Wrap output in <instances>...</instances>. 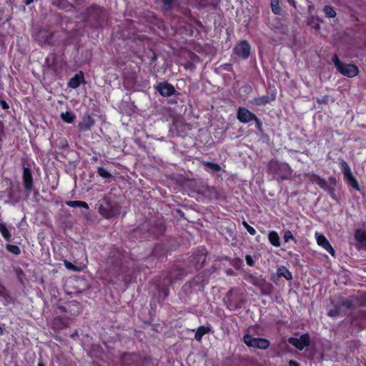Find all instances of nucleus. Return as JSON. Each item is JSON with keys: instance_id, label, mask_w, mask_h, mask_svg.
<instances>
[{"instance_id": "1", "label": "nucleus", "mask_w": 366, "mask_h": 366, "mask_svg": "<svg viewBox=\"0 0 366 366\" xmlns=\"http://www.w3.org/2000/svg\"><path fill=\"white\" fill-rule=\"evenodd\" d=\"M267 170L278 182L290 179L293 172L291 167L287 163L277 159H271L268 162Z\"/></svg>"}, {"instance_id": "2", "label": "nucleus", "mask_w": 366, "mask_h": 366, "mask_svg": "<svg viewBox=\"0 0 366 366\" xmlns=\"http://www.w3.org/2000/svg\"><path fill=\"white\" fill-rule=\"evenodd\" d=\"M337 70L342 75L352 78L358 74L359 70L357 66L352 64H345L342 62L337 54H335L332 59Z\"/></svg>"}, {"instance_id": "3", "label": "nucleus", "mask_w": 366, "mask_h": 366, "mask_svg": "<svg viewBox=\"0 0 366 366\" xmlns=\"http://www.w3.org/2000/svg\"><path fill=\"white\" fill-rule=\"evenodd\" d=\"M243 341L248 347L266 350L269 346V342L264 338L254 337L251 335L247 334L243 337Z\"/></svg>"}, {"instance_id": "4", "label": "nucleus", "mask_w": 366, "mask_h": 366, "mask_svg": "<svg viewBox=\"0 0 366 366\" xmlns=\"http://www.w3.org/2000/svg\"><path fill=\"white\" fill-rule=\"evenodd\" d=\"M340 166L345 180L354 189L359 191L360 187L355 177L353 176L348 164L343 159L340 160Z\"/></svg>"}, {"instance_id": "5", "label": "nucleus", "mask_w": 366, "mask_h": 366, "mask_svg": "<svg viewBox=\"0 0 366 366\" xmlns=\"http://www.w3.org/2000/svg\"><path fill=\"white\" fill-rule=\"evenodd\" d=\"M233 53L242 59H247L251 54V46L246 40L240 41L233 49Z\"/></svg>"}, {"instance_id": "6", "label": "nucleus", "mask_w": 366, "mask_h": 366, "mask_svg": "<svg viewBox=\"0 0 366 366\" xmlns=\"http://www.w3.org/2000/svg\"><path fill=\"white\" fill-rule=\"evenodd\" d=\"M207 251L204 247L199 248L190 257V262L195 269H201L206 261Z\"/></svg>"}, {"instance_id": "7", "label": "nucleus", "mask_w": 366, "mask_h": 366, "mask_svg": "<svg viewBox=\"0 0 366 366\" xmlns=\"http://www.w3.org/2000/svg\"><path fill=\"white\" fill-rule=\"evenodd\" d=\"M288 342L299 350H302L310 344V336L307 333L302 335L300 337H290Z\"/></svg>"}, {"instance_id": "8", "label": "nucleus", "mask_w": 366, "mask_h": 366, "mask_svg": "<svg viewBox=\"0 0 366 366\" xmlns=\"http://www.w3.org/2000/svg\"><path fill=\"white\" fill-rule=\"evenodd\" d=\"M22 180L26 195L29 196L34 188L33 177L29 168L24 167Z\"/></svg>"}, {"instance_id": "9", "label": "nucleus", "mask_w": 366, "mask_h": 366, "mask_svg": "<svg viewBox=\"0 0 366 366\" xmlns=\"http://www.w3.org/2000/svg\"><path fill=\"white\" fill-rule=\"evenodd\" d=\"M256 115L245 107H239L237 112V119L243 124H247L254 120Z\"/></svg>"}, {"instance_id": "10", "label": "nucleus", "mask_w": 366, "mask_h": 366, "mask_svg": "<svg viewBox=\"0 0 366 366\" xmlns=\"http://www.w3.org/2000/svg\"><path fill=\"white\" fill-rule=\"evenodd\" d=\"M156 89L162 97H171L172 95L177 94L174 86L167 82L159 83L156 86Z\"/></svg>"}, {"instance_id": "11", "label": "nucleus", "mask_w": 366, "mask_h": 366, "mask_svg": "<svg viewBox=\"0 0 366 366\" xmlns=\"http://www.w3.org/2000/svg\"><path fill=\"white\" fill-rule=\"evenodd\" d=\"M35 39L39 43H48L53 36V33L47 29H40L34 34Z\"/></svg>"}, {"instance_id": "12", "label": "nucleus", "mask_w": 366, "mask_h": 366, "mask_svg": "<svg viewBox=\"0 0 366 366\" xmlns=\"http://www.w3.org/2000/svg\"><path fill=\"white\" fill-rule=\"evenodd\" d=\"M316 239L318 245L327 251L332 256H335V250L329 241L323 234L316 233Z\"/></svg>"}, {"instance_id": "13", "label": "nucleus", "mask_w": 366, "mask_h": 366, "mask_svg": "<svg viewBox=\"0 0 366 366\" xmlns=\"http://www.w3.org/2000/svg\"><path fill=\"white\" fill-rule=\"evenodd\" d=\"M104 204H101L99 206V212L106 218H110L115 214L114 209L109 203L107 199H103Z\"/></svg>"}, {"instance_id": "14", "label": "nucleus", "mask_w": 366, "mask_h": 366, "mask_svg": "<svg viewBox=\"0 0 366 366\" xmlns=\"http://www.w3.org/2000/svg\"><path fill=\"white\" fill-rule=\"evenodd\" d=\"M94 124V120L90 115H84L79 123V128L81 131H89Z\"/></svg>"}, {"instance_id": "15", "label": "nucleus", "mask_w": 366, "mask_h": 366, "mask_svg": "<svg viewBox=\"0 0 366 366\" xmlns=\"http://www.w3.org/2000/svg\"><path fill=\"white\" fill-rule=\"evenodd\" d=\"M275 99L274 95H262L261 97H258L256 98H254L251 103L254 104L255 106H263L268 103H269L272 101H274Z\"/></svg>"}, {"instance_id": "16", "label": "nucleus", "mask_w": 366, "mask_h": 366, "mask_svg": "<svg viewBox=\"0 0 366 366\" xmlns=\"http://www.w3.org/2000/svg\"><path fill=\"white\" fill-rule=\"evenodd\" d=\"M83 80H84L83 72L79 71V73L76 74L75 76L69 80V81L68 83V86L70 88L76 89L80 86L81 82Z\"/></svg>"}, {"instance_id": "17", "label": "nucleus", "mask_w": 366, "mask_h": 366, "mask_svg": "<svg viewBox=\"0 0 366 366\" xmlns=\"http://www.w3.org/2000/svg\"><path fill=\"white\" fill-rule=\"evenodd\" d=\"M245 280L253 285L259 287H262L265 283L264 280L261 277H257L253 274H247Z\"/></svg>"}, {"instance_id": "18", "label": "nucleus", "mask_w": 366, "mask_h": 366, "mask_svg": "<svg viewBox=\"0 0 366 366\" xmlns=\"http://www.w3.org/2000/svg\"><path fill=\"white\" fill-rule=\"evenodd\" d=\"M0 297L4 299V305H8L14 303V300L4 286L0 288Z\"/></svg>"}, {"instance_id": "19", "label": "nucleus", "mask_w": 366, "mask_h": 366, "mask_svg": "<svg viewBox=\"0 0 366 366\" xmlns=\"http://www.w3.org/2000/svg\"><path fill=\"white\" fill-rule=\"evenodd\" d=\"M11 227H7V225L4 222H0V232L3 237L6 241H10L11 239Z\"/></svg>"}, {"instance_id": "20", "label": "nucleus", "mask_w": 366, "mask_h": 366, "mask_svg": "<svg viewBox=\"0 0 366 366\" xmlns=\"http://www.w3.org/2000/svg\"><path fill=\"white\" fill-rule=\"evenodd\" d=\"M277 274L279 277H285L287 280H292L293 278L292 272H290L285 266H280L277 268Z\"/></svg>"}, {"instance_id": "21", "label": "nucleus", "mask_w": 366, "mask_h": 366, "mask_svg": "<svg viewBox=\"0 0 366 366\" xmlns=\"http://www.w3.org/2000/svg\"><path fill=\"white\" fill-rule=\"evenodd\" d=\"M268 239L269 242L274 247H279L281 245L280 238L279 234L275 231H272L268 234Z\"/></svg>"}, {"instance_id": "22", "label": "nucleus", "mask_w": 366, "mask_h": 366, "mask_svg": "<svg viewBox=\"0 0 366 366\" xmlns=\"http://www.w3.org/2000/svg\"><path fill=\"white\" fill-rule=\"evenodd\" d=\"M211 331L210 327H206V326H200L197 328L194 338L197 341H200L203 337V335L209 333Z\"/></svg>"}, {"instance_id": "23", "label": "nucleus", "mask_w": 366, "mask_h": 366, "mask_svg": "<svg viewBox=\"0 0 366 366\" xmlns=\"http://www.w3.org/2000/svg\"><path fill=\"white\" fill-rule=\"evenodd\" d=\"M19 187H17L16 191L12 188L9 189L8 192V197L10 199V200L18 202L21 199V195L19 194Z\"/></svg>"}, {"instance_id": "24", "label": "nucleus", "mask_w": 366, "mask_h": 366, "mask_svg": "<svg viewBox=\"0 0 366 366\" xmlns=\"http://www.w3.org/2000/svg\"><path fill=\"white\" fill-rule=\"evenodd\" d=\"M61 118L64 122L70 124L74 121L76 116L73 112L67 111L61 114Z\"/></svg>"}, {"instance_id": "25", "label": "nucleus", "mask_w": 366, "mask_h": 366, "mask_svg": "<svg viewBox=\"0 0 366 366\" xmlns=\"http://www.w3.org/2000/svg\"><path fill=\"white\" fill-rule=\"evenodd\" d=\"M183 275H184V274L182 272L173 270V271L170 272L169 274H168V277H167L168 282L170 283H172L176 280L182 278V277Z\"/></svg>"}, {"instance_id": "26", "label": "nucleus", "mask_w": 366, "mask_h": 366, "mask_svg": "<svg viewBox=\"0 0 366 366\" xmlns=\"http://www.w3.org/2000/svg\"><path fill=\"white\" fill-rule=\"evenodd\" d=\"M66 204L71 207H84L85 209H89L88 204L83 201H67Z\"/></svg>"}, {"instance_id": "27", "label": "nucleus", "mask_w": 366, "mask_h": 366, "mask_svg": "<svg viewBox=\"0 0 366 366\" xmlns=\"http://www.w3.org/2000/svg\"><path fill=\"white\" fill-rule=\"evenodd\" d=\"M355 237L357 241L365 243L366 241V231L362 229H356Z\"/></svg>"}, {"instance_id": "28", "label": "nucleus", "mask_w": 366, "mask_h": 366, "mask_svg": "<svg viewBox=\"0 0 366 366\" xmlns=\"http://www.w3.org/2000/svg\"><path fill=\"white\" fill-rule=\"evenodd\" d=\"M203 164L214 172H219L221 170V167L214 162L204 161Z\"/></svg>"}, {"instance_id": "29", "label": "nucleus", "mask_w": 366, "mask_h": 366, "mask_svg": "<svg viewBox=\"0 0 366 366\" xmlns=\"http://www.w3.org/2000/svg\"><path fill=\"white\" fill-rule=\"evenodd\" d=\"M317 185H319L322 189L330 192V193H332L333 191H334V188L330 187L327 181L322 178L321 179H319V182L317 183Z\"/></svg>"}, {"instance_id": "30", "label": "nucleus", "mask_w": 366, "mask_h": 366, "mask_svg": "<svg viewBox=\"0 0 366 366\" xmlns=\"http://www.w3.org/2000/svg\"><path fill=\"white\" fill-rule=\"evenodd\" d=\"M323 11L325 16L328 18H334L336 16V11L330 6H325Z\"/></svg>"}, {"instance_id": "31", "label": "nucleus", "mask_w": 366, "mask_h": 366, "mask_svg": "<svg viewBox=\"0 0 366 366\" xmlns=\"http://www.w3.org/2000/svg\"><path fill=\"white\" fill-rule=\"evenodd\" d=\"M271 8L272 11L275 14H281V8L279 4L278 0H272L271 1Z\"/></svg>"}, {"instance_id": "32", "label": "nucleus", "mask_w": 366, "mask_h": 366, "mask_svg": "<svg viewBox=\"0 0 366 366\" xmlns=\"http://www.w3.org/2000/svg\"><path fill=\"white\" fill-rule=\"evenodd\" d=\"M6 249L11 254L19 255L21 253L19 247L14 244H6Z\"/></svg>"}, {"instance_id": "33", "label": "nucleus", "mask_w": 366, "mask_h": 366, "mask_svg": "<svg viewBox=\"0 0 366 366\" xmlns=\"http://www.w3.org/2000/svg\"><path fill=\"white\" fill-rule=\"evenodd\" d=\"M163 4L164 9L170 11L172 9L174 4L177 2V0H161Z\"/></svg>"}, {"instance_id": "34", "label": "nucleus", "mask_w": 366, "mask_h": 366, "mask_svg": "<svg viewBox=\"0 0 366 366\" xmlns=\"http://www.w3.org/2000/svg\"><path fill=\"white\" fill-rule=\"evenodd\" d=\"M98 174L103 178H110L112 174L103 167H99L97 169Z\"/></svg>"}, {"instance_id": "35", "label": "nucleus", "mask_w": 366, "mask_h": 366, "mask_svg": "<svg viewBox=\"0 0 366 366\" xmlns=\"http://www.w3.org/2000/svg\"><path fill=\"white\" fill-rule=\"evenodd\" d=\"M305 176L308 178V179L310 182L317 184L319 182V179H322L320 177L313 173H307L305 174Z\"/></svg>"}, {"instance_id": "36", "label": "nucleus", "mask_w": 366, "mask_h": 366, "mask_svg": "<svg viewBox=\"0 0 366 366\" xmlns=\"http://www.w3.org/2000/svg\"><path fill=\"white\" fill-rule=\"evenodd\" d=\"M305 176L308 178V179L310 182L317 184L319 182V179H322L320 177L313 173H307L305 174Z\"/></svg>"}, {"instance_id": "37", "label": "nucleus", "mask_w": 366, "mask_h": 366, "mask_svg": "<svg viewBox=\"0 0 366 366\" xmlns=\"http://www.w3.org/2000/svg\"><path fill=\"white\" fill-rule=\"evenodd\" d=\"M64 265L67 269L71 271H80L79 268L75 265H74L71 262L68 260H64Z\"/></svg>"}, {"instance_id": "38", "label": "nucleus", "mask_w": 366, "mask_h": 366, "mask_svg": "<svg viewBox=\"0 0 366 366\" xmlns=\"http://www.w3.org/2000/svg\"><path fill=\"white\" fill-rule=\"evenodd\" d=\"M242 224L247 231L251 234L254 235L256 234V230L254 227H251L247 222L243 221Z\"/></svg>"}, {"instance_id": "39", "label": "nucleus", "mask_w": 366, "mask_h": 366, "mask_svg": "<svg viewBox=\"0 0 366 366\" xmlns=\"http://www.w3.org/2000/svg\"><path fill=\"white\" fill-rule=\"evenodd\" d=\"M58 322L61 323V327H67L69 325L68 320L63 318V317H57L54 320L55 325H56Z\"/></svg>"}, {"instance_id": "40", "label": "nucleus", "mask_w": 366, "mask_h": 366, "mask_svg": "<svg viewBox=\"0 0 366 366\" xmlns=\"http://www.w3.org/2000/svg\"><path fill=\"white\" fill-rule=\"evenodd\" d=\"M120 263L121 261L119 257L115 260H113V257L112 256L107 259V264H112L114 267L119 266Z\"/></svg>"}, {"instance_id": "41", "label": "nucleus", "mask_w": 366, "mask_h": 366, "mask_svg": "<svg viewBox=\"0 0 366 366\" xmlns=\"http://www.w3.org/2000/svg\"><path fill=\"white\" fill-rule=\"evenodd\" d=\"M290 239H295L294 237L290 230H287L284 234V240L285 242H288Z\"/></svg>"}, {"instance_id": "42", "label": "nucleus", "mask_w": 366, "mask_h": 366, "mask_svg": "<svg viewBox=\"0 0 366 366\" xmlns=\"http://www.w3.org/2000/svg\"><path fill=\"white\" fill-rule=\"evenodd\" d=\"M253 121L255 122L256 127H257L258 131L260 132H263L262 124L261 121L257 117V116L255 117V118L254 119Z\"/></svg>"}, {"instance_id": "43", "label": "nucleus", "mask_w": 366, "mask_h": 366, "mask_svg": "<svg viewBox=\"0 0 366 366\" xmlns=\"http://www.w3.org/2000/svg\"><path fill=\"white\" fill-rule=\"evenodd\" d=\"M245 260H246V262L247 264L249 265V266H254V262L253 260V258L251 255L249 254H247L245 256Z\"/></svg>"}, {"instance_id": "44", "label": "nucleus", "mask_w": 366, "mask_h": 366, "mask_svg": "<svg viewBox=\"0 0 366 366\" xmlns=\"http://www.w3.org/2000/svg\"><path fill=\"white\" fill-rule=\"evenodd\" d=\"M338 315H339V310L337 308L330 310L328 312V315L330 317H337Z\"/></svg>"}, {"instance_id": "45", "label": "nucleus", "mask_w": 366, "mask_h": 366, "mask_svg": "<svg viewBox=\"0 0 366 366\" xmlns=\"http://www.w3.org/2000/svg\"><path fill=\"white\" fill-rule=\"evenodd\" d=\"M341 305L347 309H350L352 307V301L347 300L343 301L341 303Z\"/></svg>"}, {"instance_id": "46", "label": "nucleus", "mask_w": 366, "mask_h": 366, "mask_svg": "<svg viewBox=\"0 0 366 366\" xmlns=\"http://www.w3.org/2000/svg\"><path fill=\"white\" fill-rule=\"evenodd\" d=\"M100 10V8L96 5H94V6H90L89 9H88V12L89 13H92V12H97Z\"/></svg>"}, {"instance_id": "47", "label": "nucleus", "mask_w": 366, "mask_h": 366, "mask_svg": "<svg viewBox=\"0 0 366 366\" xmlns=\"http://www.w3.org/2000/svg\"><path fill=\"white\" fill-rule=\"evenodd\" d=\"M0 106L1 107V108L3 109H5V110L8 109L9 107V104L6 103V102L3 99L0 100Z\"/></svg>"}, {"instance_id": "48", "label": "nucleus", "mask_w": 366, "mask_h": 366, "mask_svg": "<svg viewBox=\"0 0 366 366\" xmlns=\"http://www.w3.org/2000/svg\"><path fill=\"white\" fill-rule=\"evenodd\" d=\"M317 102L320 104H327L328 102V96H324L322 99H318Z\"/></svg>"}, {"instance_id": "49", "label": "nucleus", "mask_w": 366, "mask_h": 366, "mask_svg": "<svg viewBox=\"0 0 366 366\" xmlns=\"http://www.w3.org/2000/svg\"><path fill=\"white\" fill-rule=\"evenodd\" d=\"M289 366H300V365L297 362H295L294 360H290L289 362Z\"/></svg>"}, {"instance_id": "50", "label": "nucleus", "mask_w": 366, "mask_h": 366, "mask_svg": "<svg viewBox=\"0 0 366 366\" xmlns=\"http://www.w3.org/2000/svg\"><path fill=\"white\" fill-rule=\"evenodd\" d=\"M330 182H331L333 185H335V184H336V180H335V178L330 177Z\"/></svg>"}, {"instance_id": "51", "label": "nucleus", "mask_w": 366, "mask_h": 366, "mask_svg": "<svg viewBox=\"0 0 366 366\" xmlns=\"http://www.w3.org/2000/svg\"><path fill=\"white\" fill-rule=\"evenodd\" d=\"M4 124L1 121H0V133L3 132Z\"/></svg>"}, {"instance_id": "52", "label": "nucleus", "mask_w": 366, "mask_h": 366, "mask_svg": "<svg viewBox=\"0 0 366 366\" xmlns=\"http://www.w3.org/2000/svg\"><path fill=\"white\" fill-rule=\"evenodd\" d=\"M32 1H33V0H26V1H25V4H26V5H29V4H30Z\"/></svg>"}, {"instance_id": "53", "label": "nucleus", "mask_w": 366, "mask_h": 366, "mask_svg": "<svg viewBox=\"0 0 366 366\" xmlns=\"http://www.w3.org/2000/svg\"><path fill=\"white\" fill-rule=\"evenodd\" d=\"M59 309L61 311H62V312H65V311H66L65 307H63V306L59 307Z\"/></svg>"}, {"instance_id": "54", "label": "nucleus", "mask_w": 366, "mask_h": 366, "mask_svg": "<svg viewBox=\"0 0 366 366\" xmlns=\"http://www.w3.org/2000/svg\"><path fill=\"white\" fill-rule=\"evenodd\" d=\"M38 366H45L44 363L42 362H39L38 363Z\"/></svg>"}, {"instance_id": "55", "label": "nucleus", "mask_w": 366, "mask_h": 366, "mask_svg": "<svg viewBox=\"0 0 366 366\" xmlns=\"http://www.w3.org/2000/svg\"><path fill=\"white\" fill-rule=\"evenodd\" d=\"M288 2H290V4H294V0H287Z\"/></svg>"}, {"instance_id": "56", "label": "nucleus", "mask_w": 366, "mask_h": 366, "mask_svg": "<svg viewBox=\"0 0 366 366\" xmlns=\"http://www.w3.org/2000/svg\"><path fill=\"white\" fill-rule=\"evenodd\" d=\"M3 333V330L1 329V327H0V335H1Z\"/></svg>"}, {"instance_id": "57", "label": "nucleus", "mask_w": 366, "mask_h": 366, "mask_svg": "<svg viewBox=\"0 0 366 366\" xmlns=\"http://www.w3.org/2000/svg\"><path fill=\"white\" fill-rule=\"evenodd\" d=\"M58 6H59V8L64 9V6H61L60 4H58Z\"/></svg>"}, {"instance_id": "58", "label": "nucleus", "mask_w": 366, "mask_h": 366, "mask_svg": "<svg viewBox=\"0 0 366 366\" xmlns=\"http://www.w3.org/2000/svg\"><path fill=\"white\" fill-rule=\"evenodd\" d=\"M4 285L0 282V288H1Z\"/></svg>"}]
</instances>
